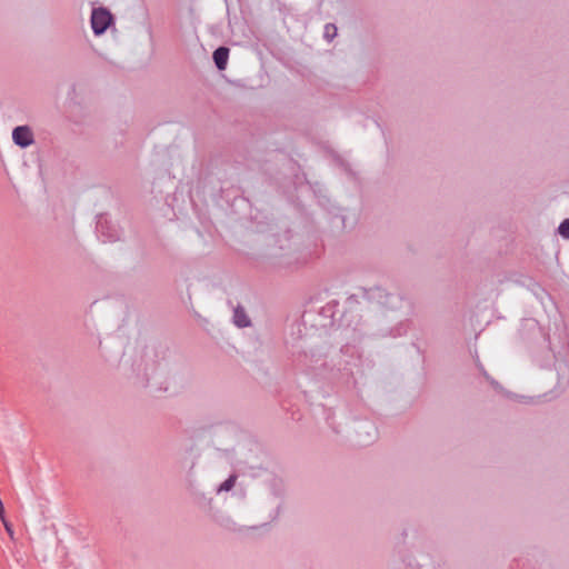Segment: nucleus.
Listing matches in <instances>:
<instances>
[{
  "mask_svg": "<svg viewBox=\"0 0 569 569\" xmlns=\"http://www.w3.org/2000/svg\"><path fill=\"white\" fill-rule=\"evenodd\" d=\"M228 57H229V50L224 47H220L213 52V60L219 70L226 69L227 62H228Z\"/></svg>",
  "mask_w": 569,
  "mask_h": 569,
  "instance_id": "7ed1b4c3",
  "label": "nucleus"
},
{
  "mask_svg": "<svg viewBox=\"0 0 569 569\" xmlns=\"http://www.w3.org/2000/svg\"><path fill=\"white\" fill-rule=\"evenodd\" d=\"M112 17L109 11L104 9H94L91 14V27L96 34L103 33L110 26Z\"/></svg>",
  "mask_w": 569,
  "mask_h": 569,
  "instance_id": "f257e3e1",
  "label": "nucleus"
},
{
  "mask_svg": "<svg viewBox=\"0 0 569 569\" xmlns=\"http://www.w3.org/2000/svg\"><path fill=\"white\" fill-rule=\"evenodd\" d=\"M0 519H1V521H3V519H7L6 515H4V508H3V503H2L1 499H0Z\"/></svg>",
  "mask_w": 569,
  "mask_h": 569,
  "instance_id": "1a4fd4ad",
  "label": "nucleus"
},
{
  "mask_svg": "<svg viewBox=\"0 0 569 569\" xmlns=\"http://www.w3.org/2000/svg\"><path fill=\"white\" fill-rule=\"evenodd\" d=\"M233 319H234V323L238 326V327H247L249 325V319L247 317V315L244 313V311L240 308H237L234 310V316H233Z\"/></svg>",
  "mask_w": 569,
  "mask_h": 569,
  "instance_id": "20e7f679",
  "label": "nucleus"
},
{
  "mask_svg": "<svg viewBox=\"0 0 569 569\" xmlns=\"http://www.w3.org/2000/svg\"><path fill=\"white\" fill-rule=\"evenodd\" d=\"M3 523V527L8 533V536L10 537L11 540H14V531H13V528H12V525L7 520V519H3V521H1Z\"/></svg>",
  "mask_w": 569,
  "mask_h": 569,
  "instance_id": "6e6552de",
  "label": "nucleus"
},
{
  "mask_svg": "<svg viewBox=\"0 0 569 569\" xmlns=\"http://www.w3.org/2000/svg\"><path fill=\"white\" fill-rule=\"evenodd\" d=\"M559 233L563 238H569V219L563 220L559 226Z\"/></svg>",
  "mask_w": 569,
  "mask_h": 569,
  "instance_id": "0eeeda50",
  "label": "nucleus"
},
{
  "mask_svg": "<svg viewBox=\"0 0 569 569\" xmlns=\"http://www.w3.org/2000/svg\"><path fill=\"white\" fill-rule=\"evenodd\" d=\"M236 482V476L229 477L223 483H221L219 491H229Z\"/></svg>",
  "mask_w": 569,
  "mask_h": 569,
  "instance_id": "39448f33",
  "label": "nucleus"
},
{
  "mask_svg": "<svg viewBox=\"0 0 569 569\" xmlns=\"http://www.w3.org/2000/svg\"><path fill=\"white\" fill-rule=\"evenodd\" d=\"M337 34V28L335 24H327L325 27V37L329 40H331L332 38H335Z\"/></svg>",
  "mask_w": 569,
  "mask_h": 569,
  "instance_id": "423d86ee",
  "label": "nucleus"
},
{
  "mask_svg": "<svg viewBox=\"0 0 569 569\" xmlns=\"http://www.w3.org/2000/svg\"><path fill=\"white\" fill-rule=\"evenodd\" d=\"M12 139L16 144L26 148L33 143V133L28 126H19L13 129Z\"/></svg>",
  "mask_w": 569,
  "mask_h": 569,
  "instance_id": "f03ea898",
  "label": "nucleus"
}]
</instances>
